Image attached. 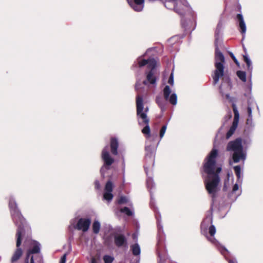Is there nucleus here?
<instances>
[{
	"label": "nucleus",
	"mask_w": 263,
	"mask_h": 263,
	"mask_svg": "<svg viewBox=\"0 0 263 263\" xmlns=\"http://www.w3.org/2000/svg\"><path fill=\"white\" fill-rule=\"evenodd\" d=\"M149 49L142 55L139 57L134 62L132 65V68H141L145 65L149 69L148 72H146V79L141 83L139 80H137L135 84V89L138 95L136 96V108L137 115L138 118V123L140 125L142 123L145 124V126L142 129L143 134L147 135V140L146 141L145 151L146 161L152 163V166L154 165V158L156 154L157 147L159 144L160 140L157 143H155V139L157 138V135L151 136L150 135V127L148 125L149 120L145 114L142 113L141 111L143 109V96L141 93H145L146 90L143 86L144 85H152L153 87L156 86V77L154 75L155 68L156 66V61L154 58H149L147 60L144 59L143 57Z\"/></svg>",
	"instance_id": "1"
},
{
	"label": "nucleus",
	"mask_w": 263,
	"mask_h": 263,
	"mask_svg": "<svg viewBox=\"0 0 263 263\" xmlns=\"http://www.w3.org/2000/svg\"><path fill=\"white\" fill-rule=\"evenodd\" d=\"M217 156L218 150L214 147L205 158L203 165L202 176L204 178L205 189L212 198V203L210 208L211 214L206 216L202 221L201 224V230L202 234L205 235L212 243L216 245L221 253L226 258L227 254L229 253L228 250L224 247L219 244L214 237L216 233V228L214 225L210 226L213 221V205L219 190L218 185L220 181L219 174L221 171V168L216 166V159Z\"/></svg>",
	"instance_id": "2"
},
{
	"label": "nucleus",
	"mask_w": 263,
	"mask_h": 263,
	"mask_svg": "<svg viewBox=\"0 0 263 263\" xmlns=\"http://www.w3.org/2000/svg\"><path fill=\"white\" fill-rule=\"evenodd\" d=\"M9 206L14 223L17 228L18 225H21L23 230L22 239H25L24 246H29L30 248H32L29 249L27 252L26 257L29 258L32 254L38 253L40 252V244L31 239V228L22 216L17 207L15 199L12 196L9 197Z\"/></svg>",
	"instance_id": "3"
},
{
	"label": "nucleus",
	"mask_w": 263,
	"mask_h": 263,
	"mask_svg": "<svg viewBox=\"0 0 263 263\" xmlns=\"http://www.w3.org/2000/svg\"><path fill=\"white\" fill-rule=\"evenodd\" d=\"M222 27L221 21H219L217 24V28L215 31V66L216 69L214 71V75L213 78L214 85L216 84L220 77H222L224 74V65L223 64L225 61L224 57L222 52L220 51L219 47L220 46L221 42L219 39V35L220 30Z\"/></svg>",
	"instance_id": "4"
},
{
	"label": "nucleus",
	"mask_w": 263,
	"mask_h": 263,
	"mask_svg": "<svg viewBox=\"0 0 263 263\" xmlns=\"http://www.w3.org/2000/svg\"><path fill=\"white\" fill-rule=\"evenodd\" d=\"M242 140L240 138L230 141L227 146V150L233 152L232 159L234 163L245 161L247 158V152L243 149L242 144Z\"/></svg>",
	"instance_id": "5"
},
{
	"label": "nucleus",
	"mask_w": 263,
	"mask_h": 263,
	"mask_svg": "<svg viewBox=\"0 0 263 263\" xmlns=\"http://www.w3.org/2000/svg\"><path fill=\"white\" fill-rule=\"evenodd\" d=\"M163 92L165 100L160 96H157L156 98V102L162 111H164L166 109V101H168L173 105H176L177 103V95L175 93L171 95V89L169 86L166 85L165 86Z\"/></svg>",
	"instance_id": "6"
},
{
	"label": "nucleus",
	"mask_w": 263,
	"mask_h": 263,
	"mask_svg": "<svg viewBox=\"0 0 263 263\" xmlns=\"http://www.w3.org/2000/svg\"><path fill=\"white\" fill-rule=\"evenodd\" d=\"M234 170L237 177V182L233 185L232 191L228 194V198L233 201H235L241 194V190H239V185L242 184L243 180L240 166H234Z\"/></svg>",
	"instance_id": "7"
},
{
	"label": "nucleus",
	"mask_w": 263,
	"mask_h": 263,
	"mask_svg": "<svg viewBox=\"0 0 263 263\" xmlns=\"http://www.w3.org/2000/svg\"><path fill=\"white\" fill-rule=\"evenodd\" d=\"M23 234V230L21 225H18V228L17 229V231L16 233V249L14 251L11 258V261L13 263L17 261L20 257L22 256L23 254V251L22 249L20 248V246L22 243V236Z\"/></svg>",
	"instance_id": "8"
},
{
	"label": "nucleus",
	"mask_w": 263,
	"mask_h": 263,
	"mask_svg": "<svg viewBox=\"0 0 263 263\" xmlns=\"http://www.w3.org/2000/svg\"><path fill=\"white\" fill-rule=\"evenodd\" d=\"M101 157L104 161V164L100 169V173L103 177H105V172L110 168V165L114 162L108 152V146L106 145L102 150Z\"/></svg>",
	"instance_id": "9"
},
{
	"label": "nucleus",
	"mask_w": 263,
	"mask_h": 263,
	"mask_svg": "<svg viewBox=\"0 0 263 263\" xmlns=\"http://www.w3.org/2000/svg\"><path fill=\"white\" fill-rule=\"evenodd\" d=\"M252 84H251V85L248 86V92H247L244 94V96L246 98L247 101L246 112L248 117H253L252 110L255 107H256L257 110H259V107L252 95Z\"/></svg>",
	"instance_id": "10"
},
{
	"label": "nucleus",
	"mask_w": 263,
	"mask_h": 263,
	"mask_svg": "<svg viewBox=\"0 0 263 263\" xmlns=\"http://www.w3.org/2000/svg\"><path fill=\"white\" fill-rule=\"evenodd\" d=\"M91 222V219L89 218H80L76 224H74L72 220L71 221V226H69V229L72 226L76 230L86 232L89 229Z\"/></svg>",
	"instance_id": "11"
},
{
	"label": "nucleus",
	"mask_w": 263,
	"mask_h": 263,
	"mask_svg": "<svg viewBox=\"0 0 263 263\" xmlns=\"http://www.w3.org/2000/svg\"><path fill=\"white\" fill-rule=\"evenodd\" d=\"M114 240V243L117 247H127V238L123 234L115 233Z\"/></svg>",
	"instance_id": "12"
},
{
	"label": "nucleus",
	"mask_w": 263,
	"mask_h": 263,
	"mask_svg": "<svg viewBox=\"0 0 263 263\" xmlns=\"http://www.w3.org/2000/svg\"><path fill=\"white\" fill-rule=\"evenodd\" d=\"M113 187L114 184L110 180H108L106 183L103 194V199L108 202H110L114 197L112 194Z\"/></svg>",
	"instance_id": "13"
},
{
	"label": "nucleus",
	"mask_w": 263,
	"mask_h": 263,
	"mask_svg": "<svg viewBox=\"0 0 263 263\" xmlns=\"http://www.w3.org/2000/svg\"><path fill=\"white\" fill-rule=\"evenodd\" d=\"M148 167L149 166H146V165L144 166V170H145V172L147 176V179L146 180V184H147V187L149 191L151 194V201L150 202V205L152 207V206H153L154 202H153V196H152V190L155 187V183L154 182L152 177H151L150 176H148Z\"/></svg>",
	"instance_id": "14"
},
{
	"label": "nucleus",
	"mask_w": 263,
	"mask_h": 263,
	"mask_svg": "<svg viewBox=\"0 0 263 263\" xmlns=\"http://www.w3.org/2000/svg\"><path fill=\"white\" fill-rule=\"evenodd\" d=\"M128 3L135 11L140 12L143 9L144 0H131Z\"/></svg>",
	"instance_id": "15"
},
{
	"label": "nucleus",
	"mask_w": 263,
	"mask_h": 263,
	"mask_svg": "<svg viewBox=\"0 0 263 263\" xmlns=\"http://www.w3.org/2000/svg\"><path fill=\"white\" fill-rule=\"evenodd\" d=\"M243 60L247 64V70L249 73V85L252 84V73L253 71L252 63L248 54L243 55Z\"/></svg>",
	"instance_id": "16"
},
{
	"label": "nucleus",
	"mask_w": 263,
	"mask_h": 263,
	"mask_svg": "<svg viewBox=\"0 0 263 263\" xmlns=\"http://www.w3.org/2000/svg\"><path fill=\"white\" fill-rule=\"evenodd\" d=\"M119 143L118 139L116 138H111L110 139V148L111 152L114 155H118V148Z\"/></svg>",
	"instance_id": "17"
},
{
	"label": "nucleus",
	"mask_w": 263,
	"mask_h": 263,
	"mask_svg": "<svg viewBox=\"0 0 263 263\" xmlns=\"http://www.w3.org/2000/svg\"><path fill=\"white\" fill-rule=\"evenodd\" d=\"M237 19L239 22V27L240 29V32L242 34H245L246 32V25L243 20V16L241 14H238L237 15Z\"/></svg>",
	"instance_id": "18"
},
{
	"label": "nucleus",
	"mask_w": 263,
	"mask_h": 263,
	"mask_svg": "<svg viewBox=\"0 0 263 263\" xmlns=\"http://www.w3.org/2000/svg\"><path fill=\"white\" fill-rule=\"evenodd\" d=\"M239 121L238 120H234L232 122V125L230 127L229 130L228 131L226 134V138L229 139L234 133L235 131L236 130Z\"/></svg>",
	"instance_id": "19"
},
{
	"label": "nucleus",
	"mask_w": 263,
	"mask_h": 263,
	"mask_svg": "<svg viewBox=\"0 0 263 263\" xmlns=\"http://www.w3.org/2000/svg\"><path fill=\"white\" fill-rule=\"evenodd\" d=\"M101 228V223L98 220H95L92 223V228L93 233L95 234L99 233Z\"/></svg>",
	"instance_id": "20"
},
{
	"label": "nucleus",
	"mask_w": 263,
	"mask_h": 263,
	"mask_svg": "<svg viewBox=\"0 0 263 263\" xmlns=\"http://www.w3.org/2000/svg\"><path fill=\"white\" fill-rule=\"evenodd\" d=\"M176 1L177 0H168L165 3H164V6L168 9V7L167 6V3H170V2H174V10L175 12H176V13H177L178 14L180 15H183L184 14L183 13V12L182 11H181V10L178 8L177 6V4H176Z\"/></svg>",
	"instance_id": "21"
},
{
	"label": "nucleus",
	"mask_w": 263,
	"mask_h": 263,
	"mask_svg": "<svg viewBox=\"0 0 263 263\" xmlns=\"http://www.w3.org/2000/svg\"><path fill=\"white\" fill-rule=\"evenodd\" d=\"M131 250L133 255L135 256L139 255L141 253V250L139 245L135 243L131 246Z\"/></svg>",
	"instance_id": "22"
},
{
	"label": "nucleus",
	"mask_w": 263,
	"mask_h": 263,
	"mask_svg": "<svg viewBox=\"0 0 263 263\" xmlns=\"http://www.w3.org/2000/svg\"><path fill=\"white\" fill-rule=\"evenodd\" d=\"M236 74L239 79L241 80L243 82H246L247 81L246 79V73L243 71L238 70L236 72Z\"/></svg>",
	"instance_id": "23"
},
{
	"label": "nucleus",
	"mask_w": 263,
	"mask_h": 263,
	"mask_svg": "<svg viewBox=\"0 0 263 263\" xmlns=\"http://www.w3.org/2000/svg\"><path fill=\"white\" fill-rule=\"evenodd\" d=\"M246 126L247 128L252 129L254 126V124L253 122V117H248L246 120Z\"/></svg>",
	"instance_id": "24"
},
{
	"label": "nucleus",
	"mask_w": 263,
	"mask_h": 263,
	"mask_svg": "<svg viewBox=\"0 0 263 263\" xmlns=\"http://www.w3.org/2000/svg\"><path fill=\"white\" fill-rule=\"evenodd\" d=\"M233 110L234 114V120H238L239 119V113L236 107V105L235 104H233L232 105Z\"/></svg>",
	"instance_id": "25"
},
{
	"label": "nucleus",
	"mask_w": 263,
	"mask_h": 263,
	"mask_svg": "<svg viewBox=\"0 0 263 263\" xmlns=\"http://www.w3.org/2000/svg\"><path fill=\"white\" fill-rule=\"evenodd\" d=\"M120 212L121 213L125 214L126 215L128 216H132L133 215V213L132 211V210L127 207H124L122 209H121Z\"/></svg>",
	"instance_id": "26"
},
{
	"label": "nucleus",
	"mask_w": 263,
	"mask_h": 263,
	"mask_svg": "<svg viewBox=\"0 0 263 263\" xmlns=\"http://www.w3.org/2000/svg\"><path fill=\"white\" fill-rule=\"evenodd\" d=\"M129 202V200L127 197L126 196H121L118 200L117 202L119 204H122L124 203H127Z\"/></svg>",
	"instance_id": "27"
},
{
	"label": "nucleus",
	"mask_w": 263,
	"mask_h": 263,
	"mask_svg": "<svg viewBox=\"0 0 263 263\" xmlns=\"http://www.w3.org/2000/svg\"><path fill=\"white\" fill-rule=\"evenodd\" d=\"M114 260V258L110 255H105L103 256L104 263H112Z\"/></svg>",
	"instance_id": "28"
},
{
	"label": "nucleus",
	"mask_w": 263,
	"mask_h": 263,
	"mask_svg": "<svg viewBox=\"0 0 263 263\" xmlns=\"http://www.w3.org/2000/svg\"><path fill=\"white\" fill-rule=\"evenodd\" d=\"M156 218L157 220V227H158V232L160 233L161 232H163V227L162 224H161V221H160V215H157L156 216Z\"/></svg>",
	"instance_id": "29"
},
{
	"label": "nucleus",
	"mask_w": 263,
	"mask_h": 263,
	"mask_svg": "<svg viewBox=\"0 0 263 263\" xmlns=\"http://www.w3.org/2000/svg\"><path fill=\"white\" fill-rule=\"evenodd\" d=\"M227 176H228L227 179L226 180H225V181L224 182V185H223V190L224 191H227L229 187V177H230L229 173H228L227 174Z\"/></svg>",
	"instance_id": "30"
},
{
	"label": "nucleus",
	"mask_w": 263,
	"mask_h": 263,
	"mask_svg": "<svg viewBox=\"0 0 263 263\" xmlns=\"http://www.w3.org/2000/svg\"><path fill=\"white\" fill-rule=\"evenodd\" d=\"M166 128H167V124L163 125L162 127H161L160 131V134H159L160 140L163 137V136L165 134V133L166 132Z\"/></svg>",
	"instance_id": "31"
},
{
	"label": "nucleus",
	"mask_w": 263,
	"mask_h": 263,
	"mask_svg": "<svg viewBox=\"0 0 263 263\" xmlns=\"http://www.w3.org/2000/svg\"><path fill=\"white\" fill-rule=\"evenodd\" d=\"M168 83L171 85H173L174 84V76L173 72L171 73L170 76V78L168 80Z\"/></svg>",
	"instance_id": "32"
},
{
	"label": "nucleus",
	"mask_w": 263,
	"mask_h": 263,
	"mask_svg": "<svg viewBox=\"0 0 263 263\" xmlns=\"http://www.w3.org/2000/svg\"><path fill=\"white\" fill-rule=\"evenodd\" d=\"M67 253H65L61 257L60 263H66Z\"/></svg>",
	"instance_id": "33"
},
{
	"label": "nucleus",
	"mask_w": 263,
	"mask_h": 263,
	"mask_svg": "<svg viewBox=\"0 0 263 263\" xmlns=\"http://www.w3.org/2000/svg\"><path fill=\"white\" fill-rule=\"evenodd\" d=\"M231 57L232 58V59L233 60V61H234V62L235 63V64L237 65V66H239V62L238 61V60L236 59V57L234 56V55L233 54V53H231Z\"/></svg>",
	"instance_id": "34"
},
{
	"label": "nucleus",
	"mask_w": 263,
	"mask_h": 263,
	"mask_svg": "<svg viewBox=\"0 0 263 263\" xmlns=\"http://www.w3.org/2000/svg\"><path fill=\"white\" fill-rule=\"evenodd\" d=\"M125 162L123 160V161L122 162V168L123 179H124V177H125Z\"/></svg>",
	"instance_id": "35"
},
{
	"label": "nucleus",
	"mask_w": 263,
	"mask_h": 263,
	"mask_svg": "<svg viewBox=\"0 0 263 263\" xmlns=\"http://www.w3.org/2000/svg\"><path fill=\"white\" fill-rule=\"evenodd\" d=\"M182 4L186 7H190V6L186 0H182Z\"/></svg>",
	"instance_id": "36"
},
{
	"label": "nucleus",
	"mask_w": 263,
	"mask_h": 263,
	"mask_svg": "<svg viewBox=\"0 0 263 263\" xmlns=\"http://www.w3.org/2000/svg\"><path fill=\"white\" fill-rule=\"evenodd\" d=\"M95 188L96 189H99L100 188V184L98 180H96L95 182Z\"/></svg>",
	"instance_id": "37"
},
{
	"label": "nucleus",
	"mask_w": 263,
	"mask_h": 263,
	"mask_svg": "<svg viewBox=\"0 0 263 263\" xmlns=\"http://www.w3.org/2000/svg\"><path fill=\"white\" fill-rule=\"evenodd\" d=\"M148 111V107H146L145 108H144V105L143 104V109L141 111L142 113L145 114V115L147 116V112Z\"/></svg>",
	"instance_id": "38"
},
{
	"label": "nucleus",
	"mask_w": 263,
	"mask_h": 263,
	"mask_svg": "<svg viewBox=\"0 0 263 263\" xmlns=\"http://www.w3.org/2000/svg\"><path fill=\"white\" fill-rule=\"evenodd\" d=\"M158 256L159 257V259L158 260V263H162V261L161 256L159 253H158Z\"/></svg>",
	"instance_id": "39"
},
{
	"label": "nucleus",
	"mask_w": 263,
	"mask_h": 263,
	"mask_svg": "<svg viewBox=\"0 0 263 263\" xmlns=\"http://www.w3.org/2000/svg\"><path fill=\"white\" fill-rule=\"evenodd\" d=\"M219 91H220V93H221V95L222 96H224V93L222 92V90L221 86L219 87Z\"/></svg>",
	"instance_id": "40"
},
{
	"label": "nucleus",
	"mask_w": 263,
	"mask_h": 263,
	"mask_svg": "<svg viewBox=\"0 0 263 263\" xmlns=\"http://www.w3.org/2000/svg\"><path fill=\"white\" fill-rule=\"evenodd\" d=\"M228 261H229V263H236V260L229 259Z\"/></svg>",
	"instance_id": "41"
},
{
	"label": "nucleus",
	"mask_w": 263,
	"mask_h": 263,
	"mask_svg": "<svg viewBox=\"0 0 263 263\" xmlns=\"http://www.w3.org/2000/svg\"><path fill=\"white\" fill-rule=\"evenodd\" d=\"M90 263H97L96 260L95 258H91Z\"/></svg>",
	"instance_id": "42"
},
{
	"label": "nucleus",
	"mask_w": 263,
	"mask_h": 263,
	"mask_svg": "<svg viewBox=\"0 0 263 263\" xmlns=\"http://www.w3.org/2000/svg\"><path fill=\"white\" fill-rule=\"evenodd\" d=\"M30 263H34L33 256H31L30 262Z\"/></svg>",
	"instance_id": "43"
},
{
	"label": "nucleus",
	"mask_w": 263,
	"mask_h": 263,
	"mask_svg": "<svg viewBox=\"0 0 263 263\" xmlns=\"http://www.w3.org/2000/svg\"><path fill=\"white\" fill-rule=\"evenodd\" d=\"M225 96H226L227 99H229L230 98V95L229 93L226 94Z\"/></svg>",
	"instance_id": "44"
},
{
	"label": "nucleus",
	"mask_w": 263,
	"mask_h": 263,
	"mask_svg": "<svg viewBox=\"0 0 263 263\" xmlns=\"http://www.w3.org/2000/svg\"><path fill=\"white\" fill-rule=\"evenodd\" d=\"M25 263H29V258L26 257L25 260Z\"/></svg>",
	"instance_id": "45"
},
{
	"label": "nucleus",
	"mask_w": 263,
	"mask_h": 263,
	"mask_svg": "<svg viewBox=\"0 0 263 263\" xmlns=\"http://www.w3.org/2000/svg\"><path fill=\"white\" fill-rule=\"evenodd\" d=\"M228 83H230V80L229 78L227 79Z\"/></svg>",
	"instance_id": "46"
},
{
	"label": "nucleus",
	"mask_w": 263,
	"mask_h": 263,
	"mask_svg": "<svg viewBox=\"0 0 263 263\" xmlns=\"http://www.w3.org/2000/svg\"><path fill=\"white\" fill-rule=\"evenodd\" d=\"M128 2H130L131 3V0H126Z\"/></svg>",
	"instance_id": "47"
}]
</instances>
